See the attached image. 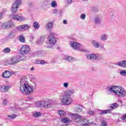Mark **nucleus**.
Returning <instances> with one entry per match:
<instances>
[{"label":"nucleus","instance_id":"f8f14e48","mask_svg":"<svg viewBox=\"0 0 126 126\" xmlns=\"http://www.w3.org/2000/svg\"><path fill=\"white\" fill-rule=\"evenodd\" d=\"M12 18L14 20H16V21H19L20 22L26 20V18H25V17L17 15H13Z\"/></svg>","mask_w":126,"mask_h":126},{"label":"nucleus","instance_id":"79ce46f5","mask_svg":"<svg viewBox=\"0 0 126 126\" xmlns=\"http://www.w3.org/2000/svg\"><path fill=\"white\" fill-rule=\"evenodd\" d=\"M122 120H123V121H126V114H124L123 115L122 117Z\"/></svg>","mask_w":126,"mask_h":126},{"label":"nucleus","instance_id":"393cba45","mask_svg":"<svg viewBox=\"0 0 126 126\" xmlns=\"http://www.w3.org/2000/svg\"><path fill=\"white\" fill-rule=\"evenodd\" d=\"M69 115L70 117H75L76 119H80L82 117L81 115L77 114L70 113Z\"/></svg>","mask_w":126,"mask_h":126},{"label":"nucleus","instance_id":"09e8293b","mask_svg":"<svg viewBox=\"0 0 126 126\" xmlns=\"http://www.w3.org/2000/svg\"><path fill=\"white\" fill-rule=\"evenodd\" d=\"M2 17H3V15L2 14L0 13V20H1L2 19Z\"/></svg>","mask_w":126,"mask_h":126},{"label":"nucleus","instance_id":"c9c22d12","mask_svg":"<svg viewBox=\"0 0 126 126\" xmlns=\"http://www.w3.org/2000/svg\"><path fill=\"white\" fill-rule=\"evenodd\" d=\"M8 103V100L7 99H6V98H4L3 100L2 105L3 106H6V105H7Z\"/></svg>","mask_w":126,"mask_h":126},{"label":"nucleus","instance_id":"37998d69","mask_svg":"<svg viewBox=\"0 0 126 126\" xmlns=\"http://www.w3.org/2000/svg\"><path fill=\"white\" fill-rule=\"evenodd\" d=\"M8 36L9 37V38H13V33L10 32L8 34Z\"/></svg>","mask_w":126,"mask_h":126},{"label":"nucleus","instance_id":"412c9836","mask_svg":"<svg viewBox=\"0 0 126 126\" xmlns=\"http://www.w3.org/2000/svg\"><path fill=\"white\" fill-rule=\"evenodd\" d=\"M92 44L95 48H100V46H101V43L95 40L92 41Z\"/></svg>","mask_w":126,"mask_h":126},{"label":"nucleus","instance_id":"423d86ee","mask_svg":"<svg viewBox=\"0 0 126 126\" xmlns=\"http://www.w3.org/2000/svg\"><path fill=\"white\" fill-rule=\"evenodd\" d=\"M29 51H30V48L26 45H23L20 50L21 55H26V54L29 53Z\"/></svg>","mask_w":126,"mask_h":126},{"label":"nucleus","instance_id":"4be33fe9","mask_svg":"<svg viewBox=\"0 0 126 126\" xmlns=\"http://www.w3.org/2000/svg\"><path fill=\"white\" fill-rule=\"evenodd\" d=\"M35 106L37 107L43 108V101H37L35 104Z\"/></svg>","mask_w":126,"mask_h":126},{"label":"nucleus","instance_id":"9d476101","mask_svg":"<svg viewBox=\"0 0 126 126\" xmlns=\"http://www.w3.org/2000/svg\"><path fill=\"white\" fill-rule=\"evenodd\" d=\"M19 63V59L14 57L10 58V60L6 62V64L10 65L11 64H15V63Z\"/></svg>","mask_w":126,"mask_h":126},{"label":"nucleus","instance_id":"cd10ccee","mask_svg":"<svg viewBox=\"0 0 126 126\" xmlns=\"http://www.w3.org/2000/svg\"><path fill=\"white\" fill-rule=\"evenodd\" d=\"M53 25H54V24L52 22H49L47 24V27L48 30H50V29H52L53 28Z\"/></svg>","mask_w":126,"mask_h":126},{"label":"nucleus","instance_id":"72a5a7b5","mask_svg":"<svg viewBox=\"0 0 126 126\" xmlns=\"http://www.w3.org/2000/svg\"><path fill=\"white\" fill-rule=\"evenodd\" d=\"M3 53H10V49H9V48L7 47L5 49H4L2 50Z\"/></svg>","mask_w":126,"mask_h":126},{"label":"nucleus","instance_id":"49530a36","mask_svg":"<svg viewBox=\"0 0 126 126\" xmlns=\"http://www.w3.org/2000/svg\"><path fill=\"white\" fill-rule=\"evenodd\" d=\"M53 13H58V10L57 9H53Z\"/></svg>","mask_w":126,"mask_h":126},{"label":"nucleus","instance_id":"4d7b16f0","mask_svg":"<svg viewBox=\"0 0 126 126\" xmlns=\"http://www.w3.org/2000/svg\"><path fill=\"white\" fill-rule=\"evenodd\" d=\"M83 0V1H85V0Z\"/></svg>","mask_w":126,"mask_h":126},{"label":"nucleus","instance_id":"473e14b6","mask_svg":"<svg viewBox=\"0 0 126 126\" xmlns=\"http://www.w3.org/2000/svg\"><path fill=\"white\" fill-rule=\"evenodd\" d=\"M51 6L52 7H54V8H56V7L58 6V4H57V2H56V1H53L51 2Z\"/></svg>","mask_w":126,"mask_h":126},{"label":"nucleus","instance_id":"dca6fc26","mask_svg":"<svg viewBox=\"0 0 126 126\" xmlns=\"http://www.w3.org/2000/svg\"><path fill=\"white\" fill-rule=\"evenodd\" d=\"M42 105L43 106L42 108H45L46 109L51 108L52 106V103L47 101H42Z\"/></svg>","mask_w":126,"mask_h":126},{"label":"nucleus","instance_id":"bb28decb","mask_svg":"<svg viewBox=\"0 0 126 126\" xmlns=\"http://www.w3.org/2000/svg\"><path fill=\"white\" fill-rule=\"evenodd\" d=\"M23 26L24 27V30L25 31H26V30H29V29H30V28H31V26L28 24H24L23 25Z\"/></svg>","mask_w":126,"mask_h":126},{"label":"nucleus","instance_id":"1a4fd4ad","mask_svg":"<svg viewBox=\"0 0 126 126\" xmlns=\"http://www.w3.org/2000/svg\"><path fill=\"white\" fill-rule=\"evenodd\" d=\"M101 58V56L98 54H88L87 55V59L88 60H90L91 61H93L94 60H99Z\"/></svg>","mask_w":126,"mask_h":126},{"label":"nucleus","instance_id":"6e6552de","mask_svg":"<svg viewBox=\"0 0 126 126\" xmlns=\"http://www.w3.org/2000/svg\"><path fill=\"white\" fill-rule=\"evenodd\" d=\"M54 35V33H51V35L49 36L48 38V44L50 45L51 46H54L57 42V40L56 38L53 36Z\"/></svg>","mask_w":126,"mask_h":126},{"label":"nucleus","instance_id":"3c124183","mask_svg":"<svg viewBox=\"0 0 126 126\" xmlns=\"http://www.w3.org/2000/svg\"><path fill=\"white\" fill-rule=\"evenodd\" d=\"M26 60V57L25 56H23L22 57V61H25Z\"/></svg>","mask_w":126,"mask_h":126},{"label":"nucleus","instance_id":"a211bd4d","mask_svg":"<svg viewBox=\"0 0 126 126\" xmlns=\"http://www.w3.org/2000/svg\"><path fill=\"white\" fill-rule=\"evenodd\" d=\"M65 59L66 61H67L69 63H72L73 62H75V61H76L75 58L71 56H66L65 57Z\"/></svg>","mask_w":126,"mask_h":126},{"label":"nucleus","instance_id":"f3484780","mask_svg":"<svg viewBox=\"0 0 126 126\" xmlns=\"http://www.w3.org/2000/svg\"><path fill=\"white\" fill-rule=\"evenodd\" d=\"M117 65L122 66V67H126V60L120 61L116 63Z\"/></svg>","mask_w":126,"mask_h":126},{"label":"nucleus","instance_id":"39448f33","mask_svg":"<svg viewBox=\"0 0 126 126\" xmlns=\"http://www.w3.org/2000/svg\"><path fill=\"white\" fill-rule=\"evenodd\" d=\"M20 3H21V0H16L13 3L11 10L12 13H15L17 11L19 4H20Z\"/></svg>","mask_w":126,"mask_h":126},{"label":"nucleus","instance_id":"c756f323","mask_svg":"<svg viewBox=\"0 0 126 126\" xmlns=\"http://www.w3.org/2000/svg\"><path fill=\"white\" fill-rule=\"evenodd\" d=\"M33 28L34 29H36V30H38V29L40 28V25H39L38 22H34L33 23Z\"/></svg>","mask_w":126,"mask_h":126},{"label":"nucleus","instance_id":"c03bdc74","mask_svg":"<svg viewBox=\"0 0 126 126\" xmlns=\"http://www.w3.org/2000/svg\"><path fill=\"white\" fill-rule=\"evenodd\" d=\"M88 114H89V115H94V111H88Z\"/></svg>","mask_w":126,"mask_h":126},{"label":"nucleus","instance_id":"6ab92c4d","mask_svg":"<svg viewBox=\"0 0 126 126\" xmlns=\"http://www.w3.org/2000/svg\"><path fill=\"white\" fill-rule=\"evenodd\" d=\"M74 93V90H67L65 92V95H67V96H70L71 97V95Z\"/></svg>","mask_w":126,"mask_h":126},{"label":"nucleus","instance_id":"f03ea898","mask_svg":"<svg viewBox=\"0 0 126 126\" xmlns=\"http://www.w3.org/2000/svg\"><path fill=\"white\" fill-rule=\"evenodd\" d=\"M108 91L112 93L114 95L125 98L126 97V90L124 88L120 86H112L108 88Z\"/></svg>","mask_w":126,"mask_h":126},{"label":"nucleus","instance_id":"8fccbe9b","mask_svg":"<svg viewBox=\"0 0 126 126\" xmlns=\"http://www.w3.org/2000/svg\"><path fill=\"white\" fill-rule=\"evenodd\" d=\"M28 5L30 7L33 6V3H32V2H30L29 3Z\"/></svg>","mask_w":126,"mask_h":126},{"label":"nucleus","instance_id":"a19ab883","mask_svg":"<svg viewBox=\"0 0 126 126\" xmlns=\"http://www.w3.org/2000/svg\"><path fill=\"white\" fill-rule=\"evenodd\" d=\"M81 19L84 20L85 19L86 15L85 14H82L80 16Z\"/></svg>","mask_w":126,"mask_h":126},{"label":"nucleus","instance_id":"0eeeda50","mask_svg":"<svg viewBox=\"0 0 126 126\" xmlns=\"http://www.w3.org/2000/svg\"><path fill=\"white\" fill-rule=\"evenodd\" d=\"M14 26L13 22L12 21H9L2 24V28L3 29H10V28H12Z\"/></svg>","mask_w":126,"mask_h":126},{"label":"nucleus","instance_id":"864d4df0","mask_svg":"<svg viewBox=\"0 0 126 126\" xmlns=\"http://www.w3.org/2000/svg\"><path fill=\"white\" fill-rule=\"evenodd\" d=\"M63 22L64 24H67V22H66V20H64L63 21Z\"/></svg>","mask_w":126,"mask_h":126},{"label":"nucleus","instance_id":"7ed1b4c3","mask_svg":"<svg viewBox=\"0 0 126 126\" xmlns=\"http://www.w3.org/2000/svg\"><path fill=\"white\" fill-rule=\"evenodd\" d=\"M61 101L63 105H70L72 103V98L69 95L64 94Z\"/></svg>","mask_w":126,"mask_h":126},{"label":"nucleus","instance_id":"13d9d810","mask_svg":"<svg viewBox=\"0 0 126 126\" xmlns=\"http://www.w3.org/2000/svg\"><path fill=\"white\" fill-rule=\"evenodd\" d=\"M0 126H2L1 125H0Z\"/></svg>","mask_w":126,"mask_h":126},{"label":"nucleus","instance_id":"ea45409f","mask_svg":"<svg viewBox=\"0 0 126 126\" xmlns=\"http://www.w3.org/2000/svg\"><path fill=\"white\" fill-rule=\"evenodd\" d=\"M63 87H64L65 88H67V87H68V83L67 82H65L63 84Z\"/></svg>","mask_w":126,"mask_h":126},{"label":"nucleus","instance_id":"f704fd0d","mask_svg":"<svg viewBox=\"0 0 126 126\" xmlns=\"http://www.w3.org/2000/svg\"><path fill=\"white\" fill-rule=\"evenodd\" d=\"M16 117L17 116L15 114L8 115V118H9V120H10V119H12V120H13L14 119H15Z\"/></svg>","mask_w":126,"mask_h":126},{"label":"nucleus","instance_id":"6e6d98bb","mask_svg":"<svg viewBox=\"0 0 126 126\" xmlns=\"http://www.w3.org/2000/svg\"><path fill=\"white\" fill-rule=\"evenodd\" d=\"M34 67H32L31 68V70H34Z\"/></svg>","mask_w":126,"mask_h":126},{"label":"nucleus","instance_id":"f257e3e1","mask_svg":"<svg viewBox=\"0 0 126 126\" xmlns=\"http://www.w3.org/2000/svg\"><path fill=\"white\" fill-rule=\"evenodd\" d=\"M36 83L35 82H32L31 85L28 84L27 79L23 78L20 81V91L24 95H28L33 93L36 88Z\"/></svg>","mask_w":126,"mask_h":126},{"label":"nucleus","instance_id":"aec40b11","mask_svg":"<svg viewBox=\"0 0 126 126\" xmlns=\"http://www.w3.org/2000/svg\"><path fill=\"white\" fill-rule=\"evenodd\" d=\"M94 22L95 24H100L101 20H100V15H97L95 16Z\"/></svg>","mask_w":126,"mask_h":126},{"label":"nucleus","instance_id":"7c9ffc66","mask_svg":"<svg viewBox=\"0 0 126 126\" xmlns=\"http://www.w3.org/2000/svg\"><path fill=\"white\" fill-rule=\"evenodd\" d=\"M58 113L61 117H63V116H64L65 115V112L63 110H58Z\"/></svg>","mask_w":126,"mask_h":126},{"label":"nucleus","instance_id":"58836bf2","mask_svg":"<svg viewBox=\"0 0 126 126\" xmlns=\"http://www.w3.org/2000/svg\"><path fill=\"white\" fill-rule=\"evenodd\" d=\"M65 2L66 4H70L71 2H73V1H72V0H66Z\"/></svg>","mask_w":126,"mask_h":126},{"label":"nucleus","instance_id":"ddd939ff","mask_svg":"<svg viewBox=\"0 0 126 126\" xmlns=\"http://www.w3.org/2000/svg\"><path fill=\"white\" fill-rule=\"evenodd\" d=\"M9 89H10V87H9L8 86L2 85L0 86V91L3 93H6V92H8L9 91Z\"/></svg>","mask_w":126,"mask_h":126},{"label":"nucleus","instance_id":"5fc2aeb1","mask_svg":"<svg viewBox=\"0 0 126 126\" xmlns=\"http://www.w3.org/2000/svg\"><path fill=\"white\" fill-rule=\"evenodd\" d=\"M100 49H104V45H101L100 44Z\"/></svg>","mask_w":126,"mask_h":126},{"label":"nucleus","instance_id":"a18cd8bd","mask_svg":"<svg viewBox=\"0 0 126 126\" xmlns=\"http://www.w3.org/2000/svg\"><path fill=\"white\" fill-rule=\"evenodd\" d=\"M40 60H36L35 61V63L37 64H40Z\"/></svg>","mask_w":126,"mask_h":126},{"label":"nucleus","instance_id":"4468645a","mask_svg":"<svg viewBox=\"0 0 126 126\" xmlns=\"http://www.w3.org/2000/svg\"><path fill=\"white\" fill-rule=\"evenodd\" d=\"M11 74H12V73H11V72L9 71L5 70L2 73V77H3V78H9V77L11 76Z\"/></svg>","mask_w":126,"mask_h":126},{"label":"nucleus","instance_id":"20e7f679","mask_svg":"<svg viewBox=\"0 0 126 126\" xmlns=\"http://www.w3.org/2000/svg\"><path fill=\"white\" fill-rule=\"evenodd\" d=\"M118 107H119V105L117 103H114L113 104H111L109 106L110 109L102 110L100 114L105 115L106 114H110V113H111V111H112V110L116 109V108H118Z\"/></svg>","mask_w":126,"mask_h":126},{"label":"nucleus","instance_id":"2eb2a0df","mask_svg":"<svg viewBox=\"0 0 126 126\" xmlns=\"http://www.w3.org/2000/svg\"><path fill=\"white\" fill-rule=\"evenodd\" d=\"M81 107L84 108L83 106H78L76 107L74 109V112L77 113V114H80L82 112V108Z\"/></svg>","mask_w":126,"mask_h":126},{"label":"nucleus","instance_id":"e433bc0d","mask_svg":"<svg viewBox=\"0 0 126 126\" xmlns=\"http://www.w3.org/2000/svg\"><path fill=\"white\" fill-rule=\"evenodd\" d=\"M62 122L63 123H64V124H66V123H68V122H69V119H68V118H63L62 120Z\"/></svg>","mask_w":126,"mask_h":126},{"label":"nucleus","instance_id":"de8ad7c7","mask_svg":"<svg viewBox=\"0 0 126 126\" xmlns=\"http://www.w3.org/2000/svg\"><path fill=\"white\" fill-rule=\"evenodd\" d=\"M44 63H45V61L41 60L40 62V64H44Z\"/></svg>","mask_w":126,"mask_h":126},{"label":"nucleus","instance_id":"2f4dec72","mask_svg":"<svg viewBox=\"0 0 126 126\" xmlns=\"http://www.w3.org/2000/svg\"><path fill=\"white\" fill-rule=\"evenodd\" d=\"M19 39L20 42H22L23 43H24V42H25V37H24L23 35H20L19 37Z\"/></svg>","mask_w":126,"mask_h":126},{"label":"nucleus","instance_id":"4c0bfd02","mask_svg":"<svg viewBox=\"0 0 126 126\" xmlns=\"http://www.w3.org/2000/svg\"><path fill=\"white\" fill-rule=\"evenodd\" d=\"M101 126H108V125L107 124V122H106L105 120H103L101 123Z\"/></svg>","mask_w":126,"mask_h":126},{"label":"nucleus","instance_id":"603ef678","mask_svg":"<svg viewBox=\"0 0 126 126\" xmlns=\"http://www.w3.org/2000/svg\"><path fill=\"white\" fill-rule=\"evenodd\" d=\"M37 44H38V45H42V42L39 41H37Z\"/></svg>","mask_w":126,"mask_h":126},{"label":"nucleus","instance_id":"9b49d317","mask_svg":"<svg viewBox=\"0 0 126 126\" xmlns=\"http://www.w3.org/2000/svg\"><path fill=\"white\" fill-rule=\"evenodd\" d=\"M70 45L72 46V48H73L75 50H80L81 47V45H80L79 43H77L75 41H71Z\"/></svg>","mask_w":126,"mask_h":126},{"label":"nucleus","instance_id":"a878e982","mask_svg":"<svg viewBox=\"0 0 126 126\" xmlns=\"http://www.w3.org/2000/svg\"><path fill=\"white\" fill-rule=\"evenodd\" d=\"M32 115L34 118H39L41 117V114L40 112H34L32 113Z\"/></svg>","mask_w":126,"mask_h":126},{"label":"nucleus","instance_id":"5701e85b","mask_svg":"<svg viewBox=\"0 0 126 126\" xmlns=\"http://www.w3.org/2000/svg\"><path fill=\"white\" fill-rule=\"evenodd\" d=\"M101 41H107L108 40V35L106 34H103L100 35Z\"/></svg>","mask_w":126,"mask_h":126},{"label":"nucleus","instance_id":"c85d7f7f","mask_svg":"<svg viewBox=\"0 0 126 126\" xmlns=\"http://www.w3.org/2000/svg\"><path fill=\"white\" fill-rule=\"evenodd\" d=\"M119 73L121 76H126V70L125 69L121 70Z\"/></svg>","mask_w":126,"mask_h":126},{"label":"nucleus","instance_id":"b1692460","mask_svg":"<svg viewBox=\"0 0 126 126\" xmlns=\"http://www.w3.org/2000/svg\"><path fill=\"white\" fill-rule=\"evenodd\" d=\"M17 30H18V31H20V32H24L25 31L23 25L17 27Z\"/></svg>","mask_w":126,"mask_h":126}]
</instances>
